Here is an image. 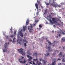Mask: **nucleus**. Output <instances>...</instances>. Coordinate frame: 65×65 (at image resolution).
I'll list each match as a JSON object with an SVG mask.
<instances>
[{"label": "nucleus", "mask_w": 65, "mask_h": 65, "mask_svg": "<svg viewBox=\"0 0 65 65\" xmlns=\"http://www.w3.org/2000/svg\"><path fill=\"white\" fill-rule=\"evenodd\" d=\"M22 32H20V35H22Z\"/></svg>", "instance_id": "obj_40"}, {"label": "nucleus", "mask_w": 65, "mask_h": 65, "mask_svg": "<svg viewBox=\"0 0 65 65\" xmlns=\"http://www.w3.org/2000/svg\"><path fill=\"white\" fill-rule=\"evenodd\" d=\"M26 53L27 54L29 55H31V53H30V51L28 50L26 52Z\"/></svg>", "instance_id": "obj_8"}, {"label": "nucleus", "mask_w": 65, "mask_h": 65, "mask_svg": "<svg viewBox=\"0 0 65 65\" xmlns=\"http://www.w3.org/2000/svg\"><path fill=\"white\" fill-rule=\"evenodd\" d=\"M54 1L53 0V3L54 4V5L53 4V3L51 4V5H52V6H54V7H56V5L55 4V3L54 2Z\"/></svg>", "instance_id": "obj_9"}, {"label": "nucleus", "mask_w": 65, "mask_h": 65, "mask_svg": "<svg viewBox=\"0 0 65 65\" xmlns=\"http://www.w3.org/2000/svg\"><path fill=\"white\" fill-rule=\"evenodd\" d=\"M23 30L24 31H25V30H26V27H23Z\"/></svg>", "instance_id": "obj_19"}, {"label": "nucleus", "mask_w": 65, "mask_h": 65, "mask_svg": "<svg viewBox=\"0 0 65 65\" xmlns=\"http://www.w3.org/2000/svg\"><path fill=\"white\" fill-rule=\"evenodd\" d=\"M16 34V32L15 31L14 33V35H15Z\"/></svg>", "instance_id": "obj_45"}, {"label": "nucleus", "mask_w": 65, "mask_h": 65, "mask_svg": "<svg viewBox=\"0 0 65 65\" xmlns=\"http://www.w3.org/2000/svg\"><path fill=\"white\" fill-rule=\"evenodd\" d=\"M29 19H27V21H26V24L27 25H28L29 24Z\"/></svg>", "instance_id": "obj_13"}, {"label": "nucleus", "mask_w": 65, "mask_h": 65, "mask_svg": "<svg viewBox=\"0 0 65 65\" xmlns=\"http://www.w3.org/2000/svg\"><path fill=\"white\" fill-rule=\"evenodd\" d=\"M25 42V40L24 39H23V42Z\"/></svg>", "instance_id": "obj_32"}, {"label": "nucleus", "mask_w": 65, "mask_h": 65, "mask_svg": "<svg viewBox=\"0 0 65 65\" xmlns=\"http://www.w3.org/2000/svg\"><path fill=\"white\" fill-rule=\"evenodd\" d=\"M63 50H64L65 49V48H64V47H63Z\"/></svg>", "instance_id": "obj_51"}, {"label": "nucleus", "mask_w": 65, "mask_h": 65, "mask_svg": "<svg viewBox=\"0 0 65 65\" xmlns=\"http://www.w3.org/2000/svg\"><path fill=\"white\" fill-rule=\"evenodd\" d=\"M27 57H28V58L30 57V56L29 55H27Z\"/></svg>", "instance_id": "obj_28"}, {"label": "nucleus", "mask_w": 65, "mask_h": 65, "mask_svg": "<svg viewBox=\"0 0 65 65\" xmlns=\"http://www.w3.org/2000/svg\"><path fill=\"white\" fill-rule=\"evenodd\" d=\"M42 25L41 24H40V25H39V27L40 28H42Z\"/></svg>", "instance_id": "obj_18"}, {"label": "nucleus", "mask_w": 65, "mask_h": 65, "mask_svg": "<svg viewBox=\"0 0 65 65\" xmlns=\"http://www.w3.org/2000/svg\"><path fill=\"white\" fill-rule=\"evenodd\" d=\"M62 35H65V33L64 32H62Z\"/></svg>", "instance_id": "obj_31"}, {"label": "nucleus", "mask_w": 65, "mask_h": 65, "mask_svg": "<svg viewBox=\"0 0 65 65\" xmlns=\"http://www.w3.org/2000/svg\"><path fill=\"white\" fill-rule=\"evenodd\" d=\"M61 59L60 58H58V60H60Z\"/></svg>", "instance_id": "obj_42"}, {"label": "nucleus", "mask_w": 65, "mask_h": 65, "mask_svg": "<svg viewBox=\"0 0 65 65\" xmlns=\"http://www.w3.org/2000/svg\"><path fill=\"white\" fill-rule=\"evenodd\" d=\"M36 63V65H42L41 62L39 63L38 61H37Z\"/></svg>", "instance_id": "obj_7"}, {"label": "nucleus", "mask_w": 65, "mask_h": 65, "mask_svg": "<svg viewBox=\"0 0 65 65\" xmlns=\"http://www.w3.org/2000/svg\"><path fill=\"white\" fill-rule=\"evenodd\" d=\"M34 60L35 61H36L37 60V61H38V59L37 58H36V59H34Z\"/></svg>", "instance_id": "obj_26"}, {"label": "nucleus", "mask_w": 65, "mask_h": 65, "mask_svg": "<svg viewBox=\"0 0 65 65\" xmlns=\"http://www.w3.org/2000/svg\"><path fill=\"white\" fill-rule=\"evenodd\" d=\"M48 43L50 45H48V46L46 45V48L47 49H48V52H50L53 51L51 48V45L52 44V43L49 41H48Z\"/></svg>", "instance_id": "obj_1"}, {"label": "nucleus", "mask_w": 65, "mask_h": 65, "mask_svg": "<svg viewBox=\"0 0 65 65\" xmlns=\"http://www.w3.org/2000/svg\"><path fill=\"white\" fill-rule=\"evenodd\" d=\"M53 26L54 27V28H55L56 27V26L55 25H53Z\"/></svg>", "instance_id": "obj_43"}, {"label": "nucleus", "mask_w": 65, "mask_h": 65, "mask_svg": "<svg viewBox=\"0 0 65 65\" xmlns=\"http://www.w3.org/2000/svg\"><path fill=\"white\" fill-rule=\"evenodd\" d=\"M61 6L60 5H59L58 4H56V7H60Z\"/></svg>", "instance_id": "obj_14"}, {"label": "nucleus", "mask_w": 65, "mask_h": 65, "mask_svg": "<svg viewBox=\"0 0 65 65\" xmlns=\"http://www.w3.org/2000/svg\"><path fill=\"white\" fill-rule=\"evenodd\" d=\"M55 37H56V38H58V36H55Z\"/></svg>", "instance_id": "obj_46"}, {"label": "nucleus", "mask_w": 65, "mask_h": 65, "mask_svg": "<svg viewBox=\"0 0 65 65\" xmlns=\"http://www.w3.org/2000/svg\"><path fill=\"white\" fill-rule=\"evenodd\" d=\"M46 61H45L44 60H43V63H44V64L45 63H46Z\"/></svg>", "instance_id": "obj_29"}, {"label": "nucleus", "mask_w": 65, "mask_h": 65, "mask_svg": "<svg viewBox=\"0 0 65 65\" xmlns=\"http://www.w3.org/2000/svg\"><path fill=\"white\" fill-rule=\"evenodd\" d=\"M21 37H23V34H22V35H21Z\"/></svg>", "instance_id": "obj_37"}, {"label": "nucleus", "mask_w": 65, "mask_h": 65, "mask_svg": "<svg viewBox=\"0 0 65 65\" xmlns=\"http://www.w3.org/2000/svg\"><path fill=\"white\" fill-rule=\"evenodd\" d=\"M29 58L30 59H32L33 58L31 57L30 56Z\"/></svg>", "instance_id": "obj_34"}, {"label": "nucleus", "mask_w": 65, "mask_h": 65, "mask_svg": "<svg viewBox=\"0 0 65 65\" xmlns=\"http://www.w3.org/2000/svg\"><path fill=\"white\" fill-rule=\"evenodd\" d=\"M41 60H42L41 59H40V61H41Z\"/></svg>", "instance_id": "obj_54"}, {"label": "nucleus", "mask_w": 65, "mask_h": 65, "mask_svg": "<svg viewBox=\"0 0 65 65\" xmlns=\"http://www.w3.org/2000/svg\"><path fill=\"white\" fill-rule=\"evenodd\" d=\"M22 41V40H20V41Z\"/></svg>", "instance_id": "obj_61"}, {"label": "nucleus", "mask_w": 65, "mask_h": 65, "mask_svg": "<svg viewBox=\"0 0 65 65\" xmlns=\"http://www.w3.org/2000/svg\"><path fill=\"white\" fill-rule=\"evenodd\" d=\"M46 12H47V9H46V10H45V13Z\"/></svg>", "instance_id": "obj_49"}, {"label": "nucleus", "mask_w": 65, "mask_h": 65, "mask_svg": "<svg viewBox=\"0 0 65 65\" xmlns=\"http://www.w3.org/2000/svg\"><path fill=\"white\" fill-rule=\"evenodd\" d=\"M24 58V57L22 56V58Z\"/></svg>", "instance_id": "obj_59"}, {"label": "nucleus", "mask_w": 65, "mask_h": 65, "mask_svg": "<svg viewBox=\"0 0 65 65\" xmlns=\"http://www.w3.org/2000/svg\"><path fill=\"white\" fill-rule=\"evenodd\" d=\"M32 62H33V64H32V65H36L37 64H35V62H34V61H32Z\"/></svg>", "instance_id": "obj_24"}, {"label": "nucleus", "mask_w": 65, "mask_h": 65, "mask_svg": "<svg viewBox=\"0 0 65 65\" xmlns=\"http://www.w3.org/2000/svg\"><path fill=\"white\" fill-rule=\"evenodd\" d=\"M52 65H55V61L54 62H53L52 63Z\"/></svg>", "instance_id": "obj_22"}, {"label": "nucleus", "mask_w": 65, "mask_h": 65, "mask_svg": "<svg viewBox=\"0 0 65 65\" xmlns=\"http://www.w3.org/2000/svg\"><path fill=\"white\" fill-rule=\"evenodd\" d=\"M50 21L51 23H53V22H52V21L51 20H50Z\"/></svg>", "instance_id": "obj_35"}, {"label": "nucleus", "mask_w": 65, "mask_h": 65, "mask_svg": "<svg viewBox=\"0 0 65 65\" xmlns=\"http://www.w3.org/2000/svg\"><path fill=\"white\" fill-rule=\"evenodd\" d=\"M58 56H59L60 57H62V52H60V54H58Z\"/></svg>", "instance_id": "obj_11"}, {"label": "nucleus", "mask_w": 65, "mask_h": 65, "mask_svg": "<svg viewBox=\"0 0 65 65\" xmlns=\"http://www.w3.org/2000/svg\"><path fill=\"white\" fill-rule=\"evenodd\" d=\"M61 63H59V64H58V65H61Z\"/></svg>", "instance_id": "obj_53"}, {"label": "nucleus", "mask_w": 65, "mask_h": 65, "mask_svg": "<svg viewBox=\"0 0 65 65\" xmlns=\"http://www.w3.org/2000/svg\"><path fill=\"white\" fill-rule=\"evenodd\" d=\"M19 43L20 44V45H21V43H20V42Z\"/></svg>", "instance_id": "obj_56"}, {"label": "nucleus", "mask_w": 65, "mask_h": 65, "mask_svg": "<svg viewBox=\"0 0 65 65\" xmlns=\"http://www.w3.org/2000/svg\"><path fill=\"white\" fill-rule=\"evenodd\" d=\"M28 63H27V64H26V65H28Z\"/></svg>", "instance_id": "obj_64"}, {"label": "nucleus", "mask_w": 65, "mask_h": 65, "mask_svg": "<svg viewBox=\"0 0 65 65\" xmlns=\"http://www.w3.org/2000/svg\"><path fill=\"white\" fill-rule=\"evenodd\" d=\"M61 36V35L60 34H59L58 35V36H59V37H60Z\"/></svg>", "instance_id": "obj_44"}, {"label": "nucleus", "mask_w": 65, "mask_h": 65, "mask_svg": "<svg viewBox=\"0 0 65 65\" xmlns=\"http://www.w3.org/2000/svg\"><path fill=\"white\" fill-rule=\"evenodd\" d=\"M13 35H11L10 36V37L11 38H12L13 37Z\"/></svg>", "instance_id": "obj_30"}, {"label": "nucleus", "mask_w": 65, "mask_h": 65, "mask_svg": "<svg viewBox=\"0 0 65 65\" xmlns=\"http://www.w3.org/2000/svg\"><path fill=\"white\" fill-rule=\"evenodd\" d=\"M5 44L6 45H7V43H5Z\"/></svg>", "instance_id": "obj_58"}, {"label": "nucleus", "mask_w": 65, "mask_h": 65, "mask_svg": "<svg viewBox=\"0 0 65 65\" xmlns=\"http://www.w3.org/2000/svg\"><path fill=\"white\" fill-rule=\"evenodd\" d=\"M56 20V18H52V20L54 22V23H57V22L56 21H55Z\"/></svg>", "instance_id": "obj_6"}, {"label": "nucleus", "mask_w": 65, "mask_h": 65, "mask_svg": "<svg viewBox=\"0 0 65 65\" xmlns=\"http://www.w3.org/2000/svg\"><path fill=\"white\" fill-rule=\"evenodd\" d=\"M19 61L20 62V63H25V62H26V61L25 60L24 61H22V59H19Z\"/></svg>", "instance_id": "obj_5"}, {"label": "nucleus", "mask_w": 65, "mask_h": 65, "mask_svg": "<svg viewBox=\"0 0 65 65\" xmlns=\"http://www.w3.org/2000/svg\"><path fill=\"white\" fill-rule=\"evenodd\" d=\"M33 28V27L32 26V25H31L30 26H28V29L29 30V32L30 33H31V32L32 31L33 29L32 28Z\"/></svg>", "instance_id": "obj_3"}, {"label": "nucleus", "mask_w": 65, "mask_h": 65, "mask_svg": "<svg viewBox=\"0 0 65 65\" xmlns=\"http://www.w3.org/2000/svg\"><path fill=\"white\" fill-rule=\"evenodd\" d=\"M54 30L52 31V32L53 33H54Z\"/></svg>", "instance_id": "obj_50"}, {"label": "nucleus", "mask_w": 65, "mask_h": 65, "mask_svg": "<svg viewBox=\"0 0 65 65\" xmlns=\"http://www.w3.org/2000/svg\"><path fill=\"white\" fill-rule=\"evenodd\" d=\"M29 63L31 64H32V63L31 62V61H30L29 62Z\"/></svg>", "instance_id": "obj_41"}, {"label": "nucleus", "mask_w": 65, "mask_h": 65, "mask_svg": "<svg viewBox=\"0 0 65 65\" xmlns=\"http://www.w3.org/2000/svg\"><path fill=\"white\" fill-rule=\"evenodd\" d=\"M33 56H37V53H33Z\"/></svg>", "instance_id": "obj_15"}, {"label": "nucleus", "mask_w": 65, "mask_h": 65, "mask_svg": "<svg viewBox=\"0 0 65 65\" xmlns=\"http://www.w3.org/2000/svg\"><path fill=\"white\" fill-rule=\"evenodd\" d=\"M41 8L43 9V7L42 6H41Z\"/></svg>", "instance_id": "obj_48"}, {"label": "nucleus", "mask_w": 65, "mask_h": 65, "mask_svg": "<svg viewBox=\"0 0 65 65\" xmlns=\"http://www.w3.org/2000/svg\"><path fill=\"white\" fill-rule=\"evenodd\" d=\"M10 30H11V31H12V27H11Z\"/></svg>", "instance_id": "obj_33"}, {"label": "nucleus", "mask_w": 65, "mask_h": 65, "mask_svg": "<svg viewBox=\"0 0 65 65\" xmlns=\"http://www.w3.org/2000/svg\"><path fill=\"white\" fill-rule=\"evenodd\" d=\"M64 56H65V55H63V57H64Z\"/></svg>", "instance_id": "obj_60"}, {"label": "nucleus", "mask_w": 65, "mask_h": 65, "mask_svg": "<svg viewBox=\"0 0 65 65\" xmlns=\"http://www.w3.org/2000/svg\"><path fill=\"white\" fill-rule=\"evenodd\" d=\"M48 18H49L50 19H52V17L51 16H50V15H48V16H47Z\"/></svg>", "instance_id": "obj_17"}, {"label": "nucleus", "mask_w": 65, "mask_h": 65, "mask_svg": "<svg viewBox=\"0 0 65 65\" xmlns=\"http://www.w3.org/2000/svg\"><path fill=\"white\" fill-rule=\"evenodd\" d=\"M53 13H51V14H52Z\"/></svg>", "instance_id": "obj_63"}, {"label": "nucleus", "mask_w": 65, "mask_h": 65, "mask_svg": "<svg viewBox=\"0 0 65 65\" xmlns=\"http://www.w3.org/2000/svg\"><path fill=\"white\" fill-rule=\"evenodd\" d=\"M25 42L26 43H28V41H26L25 39Z\"/></svg>", "instance_id": "obj_39"}, {"label": "nucleus", "mask_w": 65, "mask_h": 65, "mask_svg": "<svg viewBox=\"0 0 65 65\" xmlns=\"http://www.w3.org/2000/svg\"><path fill=\"white\" fill-rule=\"evenodd\" d=\"M15 39V38H14L13 39V40H14Z\"/></svg>", "instance_id": "obj_52"}, {"label": "nucleus", "mask_w": 65, "mask_h": 65, "mask_svg": "<svg viewBox=\"0 0 65 65\" xmlns=\"http://www.w3.org/2000/svg\"><path fill=\"white\" fill-rule=\"evenodd\" d=\"M45 3L46 4H46H47V3L46 2H45Z\"/></svg>", "instance_id": "obj_62"}, {"label": "nucleus", "mask_w": 65, "mask_h": 65, "mask_svg": "<svg viewBox=\"0 0 65 65\" xmlns=\"http://www.w3.org/2000/svg\"><path fill=\"white\" fill-rule=\"evenodd\" d=\"M14 42V40H13V42Z\"/></svg>", "instance_id": "obj_55"}, {"label": "nucleus", "mask_w": 65, "mask_h": 65, "mask_svg": "<svg viewBox=\"0 0 65 65\" xmlns=\"http://www.w3.org/2000/svg\"><path fill=\"white\" fill-rule=\"evenodd\" d=\"M55 43H56V41H54V42L53 43V44H54V45H53V46H55Z\"/></svg>", "instance_id": "obj_25"}, {"label": "nucleus", "mask_w": 65, "mask_h": 65, "mask_svg": "<svg viewBox=\"0 0 65 65\" xmlns=\"http://www.w3.org/2000/svg\"><path fill=\"white\" fill-rule=\"evenodd\" d=\"M24 50L23 49H22V48H21L20 49H18V51L20 53H21V54H22V55H23V54L25 55V53L23 52V51Z\"/></svg>", "instance_id": "obj_2"}, {"label": "nucleus", "mask_w": 65, "mask_h": 65, "mask_svg": "<svg viewBox=\"0 0 65 65\" xmlns=\"http://www.w3.org/2000/svg\"><path fill=\"white\" fill-rule=\"evenodd\" d=\"M65 41V38L63 37L61 38V41L62 42H64Z\"/></svg>", "instance_id": "obj_10"}, {"label": "nucleus", "mask_w": 65, "mask_h": 65, "mask_svg": "<svg viewBox=\"0 0 65 65\" xmlns=\"http://www.w3.org/2000/svg\"><path fill=\"white\" fill-rule=\"evenodd\" d=\"M35 4V6H36V7L37 9L38 10V12L37 13V15H38L39 13V11H39L38 10V4L37 3H36V4Z\"/></svg>", "instance_id": "obj_4"}, {"label": "nucleus", "mask_w": 65, "mask_h": 65, "mask_svg": "<svg viewBox=\"0 0 65 65\" xmlns=\"http://www.w3.org/2000/svg\"><path fill=\"white\" fill-rule=\"evenodd\" d=\"M51 2V0H50V3H47L46 4V5H49L51 3H50V2Z\"/></svg>", "instance_id": "obj_20"}, {"label": "nucleus", "mask_w": 65, "mask_h": 65, "mask_svg": "<svg viewBox=\"0 0 65 65\" xmlns=\"http://www.w3.org/2000/svg\"><path fill=\"white\" fill-rule=\"evenodd\" d=\"M8 45H6L5 46V48H6Z\"/></svg>", "instance_id": "obj_38"}, {"label": "nucleus", "mask_w": 65, "mask_h": 65, "mask_svg": "<svg viewBox=\"0 0 65 65\" xmlns=\"http://www.w3.org/2000/svg\"><path fill=\"white\" fill-rule=\"evenodd\" d=\"M3 50L4 53L6 51H7V50L6 49H3Z\"/></svg>", "instance_id": "obj_16"}, {"label": "nucleus", "mask_w": 65, "mask_h": 65, "mask_svg": "<svg viewBox=\"0 0 65 65\" xmlns=\"http://www.w3.org/2000/svg\"><path fill=\"white\" fill-rule=\"evenodd\" d=\"M33 24L34 25V26L35 25V24H34V23Z\"/></svg>", "instance_id": "obj_57"}, {"label": "nucleus", "mask_w": 65, "mask_h": 65, "mask_svg": "<svg viewBox=\"0 0 65 65\" xmlns=\"http://www.w3.org/2000/svg\"><path fill=\"white\" fill-rule=\"evenodd\" d=\"M37 2L38 3H40V2L39 1H38Z\"/></svg>", "instance_id": "obj_47"}, {"label": "nucleus", "mask_w": 65, "mask_h": 65, "mask_svg": "<svg viewBox=\"0 0 65 65\" xmlns=\"http://www.w3.org/2000/svg\"><path fill=\"white\" fill-rule=\"evenodd\" d=\"M62 61L63 62H65V60H64V59L63 58H62Z\"/></svg>", "instance_id": "obj_21"}, {"label": "nucleus", "mask_w": 65, "mask_h": 65, "mask_svg": "<svg viewBox=\"0 0 65 65\" xmlns=\"http://www.w3.org/2000/svg\"><path fill=\"white\" fill-rule=\"evenodd\" d=\"M54 52L58 53L59 52V51L58 50H55V51H54Z\"/></svg>", "instance_id": "obj_27"}, {"label": "nucleus", "mask_w": 65, "mask_h": 65, "mask_svg": "<svg viewBox=\"0 0 65 65\" xmlns=\"http://www.w3.org/2000/svg\"><path fill=\"white\" fill-rule=\"evenodd\" d=\"M28 61H31V59L29 58L28 59Z\"/></svg>", "instance_id": "obj_36"}, {"label": "nucleus", "mask_w": 65, "mask_h": 65, "mask_svg": "<svg viewBox=\"0 0 65 65\" xmlns=\"http://www.w3.org/2000/svg\"><path fill=\"white\" fill-rule=\"evenodd\" d=\"M50 55V54L49 53H48L47 54V55L46 54H45V56H49Z\"/></svg>", "instance_id": "obj_12"}, {"label": "nucleus", "mask_w": 65, "mask_h": 65, "mask_svg": "<svg viewBox=\"0 0 65 65\" xmlns=\"http://www.w3.org/2000/svg\"><path fill=\"white\" fill-rule=\"evenodd\" d=\"M24 46L25 47H26L27 46L26 44V43H25L24 44Z\"/></svg>", "instance_id": "obj_23"}]
</instances>
